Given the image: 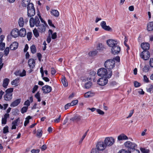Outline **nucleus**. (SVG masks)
<instances>
[{
	"instance_id": "69168bd1",
	"label": "nucleus",
	"mask_w": 153,
	"mask_h": 153,
	"mask_svg": "<svg viewBox=\"0 0 153 153\" xmlns=\"http://www.w3.org/2000/svg\"><path fill=\"white\" fill-rule=\"evenodd\" d=\"M91 93L90 92H88L84 94V97H91Z\"/></svg>"
},
{
	"instance_id": "412c9836",
	"label": "nucleus",
	"mask_w": 153,
	"mask_h": 153,
	"mask_svg": "<svg viewBox=\"0 0 153 153\" xmlns=\"http://www.w3.org/2000/svg\"><path fill=\"white\" fill-rule=\"evenodd\" d=\"M21 102V99H18L13 102L10 104L11 107H15L17 106Z\"/></svg>"
},
{
	"instance_id": "58836bf2",
	"label": "nucleus",
	"mask_w": 153,
	"mask_h": 153,
	"mask_svg": "<svg viewBox=\"0 0 153 153\" xmlns=\"http://www.w3.org/2000/svg\"><path fill=\"white\" fill-rule=\"evenodd\" d=\"M32 33L28 32L27 34V38L28 41H30L32 38Z\"/></svg>"
},
{
	"instance_id": "c756f323",
	"label": "nucleus",
	"mask_w": 153,
	"mask_h": 153,
	"mask_svg": "<svg viewBox=\"0 0 153 153\" xmlns=\"http://www.w3.org/2000/svg\"><path fill=\"white\" fill-rule=\"evenodd\" d=\"M42 134V130L41 129H38L37 130V134L36 136L38 138H40Z\"/></svg>"
},
{
	"instance_id": "7c9ffc66",
	"label": "nucleus",
	"mask_w": 153,
	"mask_h": 153,
	"mask_svg": "<svg viewBox=\"0 0 153 153\" xmlns=\"http://www.w3.org/2000/svg\"><path fill=\"white\" fill-rule=\"evenodd\" d=\"M30 49L31 52L33 53H34L36 52V49L35 45H32L30 47Z\"/></svg>"
},
{
	"instance_id": "37998d69",
	"label": "nucleus",
	"mask_w": 153,
	"mask_h": 153,
	"mask_svg": "<svg viewBox=\"0 0 153 153\" xmlns=\"http://www.w3.org/2000/svg\"><path fill=\"white\" fill-rule=\"evenodd\" d=\"M9 132L8 127L6 126L4 127L3 128V133L4 134H6Z\"/></svg>"
},
{
	"instance_id": "39448f33",
	"label": "nucleus",
	"mask_w": 153,
	"mask_h": 153,
	"mask_svg": "<svg viewBox=\"0 0 153 153\" xmlns=\"http://www.w3.org/2000/svg\"><path fill=\"white\" fill-rule=\"evenodd\" d=\"M29 22L30 27H32L34 26V25H35L36 27L39 26L40 21L38 17L36 16L34 19L33 17L30 18Z\"/></svg>"
},
{
	"instance_id": "052dcab7",
	"label": "nucleus",
	"mask_w": 153,
	"mask_h": 153,
	"mask_svg": "<svg viewBox=\"0 0 153 153\" xmlns=\"http://www.w3.org/2000/svg\"><path fill=\"white\" fill-rule=\"evenodd\" d=\"M48 23L49 25L50 26H52L53 27H54V28L55 27L54 25L52 24V21L51 20H50V19L48 20Z\"/></svg>"
},
{
	"instance_id": "2f4dec72",
	"label": "nucleus",
	"mask_w": 153,
	"mask_h": 153,
	"mask_svg": "<svg viewBox=\"0 0 153 153\" xmlns=\"http://www.w3.org/2000/svg\"><path fill=\"white\" fill-rule=\"evenodd\" d=\"M39 32L38 31V30H37V29L36 28L34 29V30H33V34L35 36L36 38L38 37L39 36Z\"/></svg>"
},
{
	"instance_id": "c9c22d12",
	"label": "nucleus",
	"mask_w": 153,
	"mask_h": 153,
	"mask_svg": "<svg viewBox=\"0 0 153 153\" xmlns=\"http://www.w3.org/2000/svg\"><path fill=\"white\" fill-rule=\"evenodd\" d=\"M147 92L151 93L153 92V86L151 85L148 88H147Z\"/></svg>"
},
{
	"instance_id": "864d4df0",
	"label": "nucleus",
	"mask_w": 153,
	"mask_h": 153,
	"mask_svg": "<svg viewBox=\"0 0 153 153\" xmlns=\"http://www.w3.org/2000/svg\"><path fill=\"white\" fill-rule=\"evenodd\" d=\"M51 34V38L52 39H55L57 38V33L54 32Z\"/></svg>"
},
{
	"instance_id": "79ce46f5",
	"label": "nucleus",
	"mask_w": 153,
	"mask_h": 153,
	"mask_svg": "<svg viewBox=\"0 0 153 153\" xmlns=\"http://www.w3.org/2000/svg\"><path fill=\"white\" fill-rule=\"evenodd\" d=\"M9 48L8 47H7L5 49L4 52V55L6 56H7L8 54L9 53Z\"/></svg>"
},
{
	"instance_id": "393cba45",
	"label": "nucleus",
	"mask_w": 153,
	"mask_h": 153,
	"mask_svg": "<svg viewBox=\"0 0 153 153\" xmlns=\"http://www.w3.org/2000/svg\"><path fill=\"white\" fill-rule=\"evenodd\" d=\"M9 81V79L8 78H5L4 80L3 83V86L4 88H7V86L8 85Z\"/></svg>"
},
{
	"instance_id": "c03bdc74",
	"label": "nucleus",
	"mask_w": 153,
	"mask_h": 153,
	"mask_svg": "<svg viewBox=\"0 0 153 153\" xmlns=\"http://www.w3.org/2000/svg\"><path fill=\"white\" fill-rule=\"evenodd\" d=\"M97 53V52L96 51H93L92 52L91 51L90 52H89V54L90 56H92L96 55Z\"/></svg>"
},
{
	"instance_id": "6e6d98bb",
	"label": "nucleus",
	"mask_w": 153,
	"mask_h": 153,
	"mask_svg": "<svg viewBox=\"0 0 153 153\" xmlns=\"http://www.w3.org/2000/svg\"><path fill=\"white\" fill-rule=\"evenodd\" d=\"M78 102V101L77 100H75L73 101L71 103L72 106H74L76 105Z\"/></svg>"
},
{
	"instance_id": "9d476101",
	"label": "nucleus",
	"mask_w": 153,
	"mask_h": 153,
	"mask_svg": "<svg viewBox=\"0 0 153 153\" xmlns=\"http://www.w3.org/2000/svg\"><path fill=\"white\" fill-rule=\"evenodd\" d=\"M108 45L111 48H114L118 45V42L116 40L113 39H109L107 41Z\"/></svg>"
},
{
	"instance_id": "4468645a",
	"label": "nucleus",
	"mask_w": 153,
	"mask_h": 153,
	"mask_svg": "<svg viewBox=\"0 0 153 153\" xmlns=\"http://www.w3.org/2000/svg\"><path fill=\"white\" fill-rule=\"evenodd\" d=\"M47 26V25H45L44 24H40L38 27V30L39 32L41 33H44L46 30V26Z\"/></svg>"
},
{
	"instance_id": "7ed1b4c3",
	"label": "nucleus",
	"mask_w": 153,
	"mask_h": 153,
	"mask_svg": "<svg viewBox=\"0 0 153 153\" xmlns=\"http://www.w3.org/2000/svg\"><path fill=\"white\" fill-rule=\"evenodd\" d=\"M27 15L29 17H32L34 16L36 13L33 4L31 3L27 7Z\"/></svg>"
},
{
	"instance_id": "2eb2a0df",
	"label": "nucleus",
	"mask_w": 153,
	"mask_h": 153,
	"mask_svg": "<svg viewBox=\"0 0 153 153\" xmlns=\"http://www.w3.org/2000/svg\"><path fill=\"white\" fill-rule=\"evenodd\" d=\"M100 25L102 28L105 30L110 31L111 30V28L109 26L106 25V22L104 21L101 22Z\"/></svg>"
},
{
	"instance_id": "bf43d9fd",
	"label": "nucleus",
	"mask_w": 153,
	"mask_h": 153,
	"mask_svg": "<svg viewBox=\"0 0 153 153\" xmlns=\"http://www.w3.org/2000/svg\"><path fill=\"white\" fill-rule=\"evenodd\" d=\"M143 80L144 82H146L148 83L149 82V79L146 75H144L143 76Z\"/></svg>"
},
{
	"instance_id": "e433bc0d",
	"label": "nucleus",
	"mask_w": 153,
	"mask_h": 153,
	"mask_svg": "<svg viewBox=\"0 0 153 153\" xmlns=\"http://www.w3.org/2000/svg\"><path fill=\"white\" fill-rule=\"evenodd\" d=\"M149 67L148 66L145 65L143 68V71L144 72H148L149 70Z\"/></svg>"
},
{
	"instance_id": "f704fd0d",
	"label": "nucleus",
	"mask_w": 153,
	"mask_h": 153,
	"mask_svg": "<svg viewBox=\"0 0 153 153\" xmlns=\"http://www.w3.org/2000/svg\"><path fill=\"white\" fill-rule=\"evenodd\" d=\"M31 119V117L29 116L26 118V120L25 121L24 125L26 126L29 123V120Z\"/></svg>"
},
{
	"instance_id": "9b49d317",
	"label": "nucleus",
	"mask_w": 153,
	"mask_h": 153,
	"mask_svg": "<svg viewBox=\"0 0 153 153\" xmlns=\"http://www.w3.org/2000/svg\"><path fill=\"white\" fill-rule=\"evenodd\" d=\"M108 80L106 77H101L97 81L98 84L101 86H104L108 82Z\"/></svg>"
},
{
	"instance_id": "f3484780",
	"label": "nucleus",
	"mask_w": 153,
	"mask_h": 153,
	"mask_svg": "<svg viewBox=\"0 0 153 153\" xmlns=\"http://www.w3.org/2000/svg\"><path fill=\"white\" fill-rule=\"evenodd\" d=\"M141 47L143 51H148L150 48V45L148 43H142L141 44Z\"/></svg>"
},
{
	"instance_id": "4c0bfd02",
	"label": "nucleus",
	"mask_w": 153,
	"mask_h": 153,
	"mask_svg": "<svg viewBox=\"0 0 153 153\" xmlns=\"http://www.w3.org/2000/svg\"><path fill=\"white\" fill-rule=\"evenodd\" d=\"M88 130H87V131L83 135L82 137L81 138V140L79 142V143L80 144L81 143L83 140H84L85 136H86L87 134V132L88 131Z\"/></svg>"
},
{
	"instance_id": "a211bd4d",
	"label": "nucleus",
	"mask_w": 153,
	"mask_h": 153,
	"mask_svg": "<svg viewBox=\"0 0 153 153\" xmlns=\"http://www.w3.org/2000/svg\"><path fill=\"white\" fill-rule=\"evenodd\" d=\"M28 65L31 69H33L35 65V62L33 59H30L28 62Z\"/></svg>"
},
{
	"instance_id": "6ab92c4d",
	"label": "nucleus",
	"mask_w": 153,
	"mask_h": 153,
	"mask_svg": "<svg viewBox=\"0 0 153 153\" xmlns=\"http://www.w3.org/2000/svg\"><path fill=\"white\" fill-rule=\"evenodd\" d=\"M18 43L16 42H13L10 46V49L11 50H16L18 47Z\"/></svg>"
},
{
	"instance_id": "e2e57ef3",
	"label": "nucleus",
	"mask_w": 153,
	"mask_h": 153,
	"mask_svg": "<svg viewBox=\"0 0 153 153\" xmlns=\"http://www.w3.org/2000/svg\"><path fill=\"white\" fill-rule=\"evenodd\" d=\"M72 106L71 103H68L66 104L65 106V110L68 109L69 107Z\"/></svg>"
},
{
	"instance_id": "603ef678",
	"label": "nucleus",
	"mask_w": 153,
	"mask_h": 153,
	"mask_svg": "<svg viewBox=\"0 0 153 153\" xmlns=\"http://www.w3.org/2000/svg\"><path fill=\"white\" fill-rule=\"evenodd\" d=\"M97 112L99 114L103 115L104 114V112L103 111H102L100 109H97Z\"/></svg>"
},
{
	"instance_id": "c85d7f7f",
	"label": "nucleus",
	"mask_w": 153,
	"mask_h": 153,
	"mask_svg": "<svg viewBox=\"0 0 153 153\" xmlns=\"http://www.w3.org/2000/svg\"><path fill=\"white\" fill-rule=\"evenodd\" d=\"M92 85V82L88 81L85 84V88L86 89H89L90 88Z\"/></svg>"
},
{
	"instance_id": "680f3d73",
	"label": "nucleus",
	"mask_w": 153,
	"mask_h": 153,
	"mask_svg": "<svg viewBox=\"0 0 153 153\" xmlns=\"http://www.w3.org/2000/svg\"><path fill=\"white\" fill-rule=\"evenodd\" d=\"M19 120V118H18L16 120L13 122L12 124L13 125L17 126V123Z\"/></svg>"
},
{
	"instance_id": "4be33fe9",
	"label": "nucleus",
	"mask_w": 153,
	"mask_h": 153,
	"mask_svg": "<svg viewBox=\"0 0 153 153\" xmlns=\"http://www.w3.org/2000/svg\"><path fill=\"white\" fill-rule=\"evenodd\" d=\"M128 137L123 134L119 135L117 137L118 140H128Z\"/></svg>"
},
{
	"instance_id": "72a5a7b5",
	"label": "nucleus",
	"mask_w": 153,
	"mask_h": 153,
	"mask_svg": "<svg viewBox=\"0 0 153 153\" xmlns=\"http://www.w3.org/2000/svg\"><path fill=\"white\" fill-rule=\"evenodd\" d=\"M19 78H16L15 80H14L11 82V84L17 86V84L19 83Z\"/></svg>"
},
{
	"instance_id": "cd10ccee",
	"label": "nucleus",
	"mask_w": 153,
	"mask_h": 153,
	"mask_svg": "<svg viewBox=\"0 0 153 153\" xmlns=\"http://www.w3.org/2000/svg\"><path fill=\"white\" fill-rule=\"evenodd\" d=\"M51 13L52 15L56 17H58L59 16V13L56 10H52Z\"/></svg>"
},
{
	"instance_id": "20e7f679",
	"label": "nucleus",
	"mask_w": 153,
	"mask_h": 153,
	"mask_svg": "<svg viewBox=\"0 0 153 153\" xmlns=\"http://www.w3.org/2000/svg\"><path fill=\"white\" fill-rule=\"evenodd\" d=\"M115 63V62L114 60L108 59L105 62V67L109 70H111L114 67Z\"/></svg>"
},
{
	"instance_id": "473e14b6",
	"label": "nucleus",
	"mask_w": 153,
	"mask_h": 153,
	"mask_svg": "<svg viewBox=\"0 0 153 153\" xmlns=\"http://www.w3.org/2000/svg\"><path fill=\"white\" fill-rule=\"evenodd\" d=\"M40 95V94L39 91H38L35 95V97L37 99L38 102H40L41 100Z\"/></svg>"
},
{
	"instance_id": "09e8293b",
	"label": "nucleus",
	"mask_w": 153,
	"mask_h": 153,
	"mask_svg": "<svg viewBox=\"0 0 153 153\" xmlns=\"http://www.w3.org/2000/svg\"><path fill=\"white\" fill-rule=\"evenodd\" d=\"M5 44L4 43H2L0 44V50H3L5 48Z\"/></svg>"
},
{
	"instance_id": "f03ea898",
	"label": "nucleus",
	"mask_w": 153,
	"mask_h": 153,
	"mask_svg": "<svg viewBox=\"0 0 153 153\" xmlns=\"http://www.w3.org/2000/svg\"><path fill=\"white\" fill-rule=\"evenodd\" d=\"M13 88H12L7 89L5 91L6 93L4 95V100L6 101H10L12 98V93Z\"/></svg>"
},
{
	"instance_id": "774afa93",
	"label": "nucleus",
	"mask_w": 153,
	"mask_h": 153,
	"mask_svg": "<svg viewBox=\"0 0 153 153\" xmlns=\"http://www.w3.org/2000/svg\"><path fill=\"white\" fill-rule=\"evenodd\" d=\"M149 63L150 66L153 68V58L150 59Z\"/></svg>"
},
{
	"instance_id": "3c124183",
	"label": "nucleus",
	"mask_w": 153,
	"mask_h": 153,
	"mask_svg": "<svg viewBox=\"0 0 153 153\" xmlns=\"http://www.w3.org/2000/svg\"><path fill=\"white\" fill-rule=\"evenodd\" d=\"M38 15L39 16V17L40 19L41 22L44 23L43 24L48 26L46 22L43 20V19L41 17L40 15V14H38Z\"/></svg>"
},
{
	"instance_id": "dca6fc26",
	"label": "nucleus",
	"mask_w": 153,
	"mask_h": 153,
	"mask_svg": "<svg viewBox=\"0 0 153 153\" xmlns=\"http://www.w3.org/2000/svg\"><path fill=\"white\" fill-rule=\"evenodd\" d=\"M11 36L14 38H16L19 36V30L18 29L14 28L11 32Z\"/></svg>"
},
{
	"instance_id": "5fc2aeb1",
	"label": "nucleus",
	"mask_w": 153,
	"mask_h": 153,
	"mask_svg": "<svg viewBox=\"0 0 153 153\" xmlns=\"http://www.w3.org/2000/svg\"><path fill=\"white\" fill-rule=\"evenodd\" d=\"M20 76L22 77L25 76L26 75V72L25 70H23L22 73L20 72Z\"/></svg>"
},
{
	"instance_id": "338daca9",
	"label": "nucleus",
	"mask_w": 153,
	"mask_h": 153,
	"mask_svg": "<svg viewBox=\"0 0 153 153\" xmlns=\"http://www.w3.org/2000/svg\"><path fill=\"white\" fill-rule=\"evenodd\" d=\"M30 101L28 100L25 101L24 103V105L27 106V107H28V106L30 105Z\"/></svg>"
},
{
	"instance_id": "f257e3e1",
	"label": "nucleus",
	"mask_w": 153,
	"mask_h": 153,
	"mask_svg": "<svg viewBox=\"0 0 153 153\" xmlns=\"http://www.w3.org/2000/svg\"><path fill=\"white\" fill-rule=\"evenodd\" d=\"M98 75L100 76H105L108 78H110L112 75V71L108 70L107 72L106 69L104 68H101L99 69L97 72Z\"/></svg>"
},
{
	"instance_id": "1a4fd4ad",
	"label": "nucleus",
	"mask_w": 153,
	"mask_h": 153,
	"mask_svg": "<svg viewBox=\"0 0 153 153\" xmlns=\"http://www.w3.org/2000/svg\"><path fill=\"white\" fill-rule=\"evenodd\" d=\"M140 56L144 60H147L150 57V53L148 51H143L141 53Z\"/></svg>"
},
{
	"instance_id": "bb28decb",
	"label": "nucleus",
	"mask_w": 153,
	"mask_h": 153,
	"mask_svg": "<svg viewBox=\"0 0 153 153\" xmlns=\"http://www.w3.org/2000/svg\"><path fill=\"white\" fill-rule=\"evenodd\" d=\"M147 30L149 31H151L153 30V22H151L148 24Z\"/></svg>"
},
{
	"instance_id": "0e129e2a",
	"label": "nucleus",
	"mask_w": 153,
	"mask_h": 153,
	"mask_svg": "<svg viewBox=\"0 0 153 153\" xmlns=\"http://www.w3.org/2000/svg\"><path fill=\"white\" fill-rule=\"evenodd\" d=\"M134 111V110H132L130 111V112L129 113L128 116L126 117L127 118H130L131 117L132 115L133 114Z\"/></svg>"
},
{
	"instance_id": "ea45409f",
	"label": "nucleus",
	"mask_w": 153,
	"mask_h": 153,
	"mask_svg": "<svg viewBox=\"0 0 153 153\" xmlns=\"http://www.w3.org/2000/svg\"><path fill=\"white\" fill-rule=\"evenodd\" d=\"M27 107L24 106L21 109V113L22 114H24L27 111Z\"/></svg>"
},
{
	"instance_id": "a19ab883",
	"label": "nucleus",
	"mask_w": 153,
	"mask_h": 153,
	"mask_svg": "<svg viewBox=\"0 0 153 153\" xmlns=\"http://www.w3.org/2000/svg\"><path fill=\"white\" fill-rule=\"evenodd\" d=\"M140 149L141 151L143 153H148L149 151V149L143 148H141Z\"/></svg>"
},
{
	"instance_id": "a18cd8bd",
	"label": "nucleus",
	"mask_w": 153,
	"mask_h": 153,
	"mask_svg": "<svg viewBox=\"0 0 153 153\" xmlns=\"http://www.w3.org/2000/svg\"><path fill=\"white\" fill-rule=\"evenodd\" d=\"M129 153H140V151L137 149H136L135 148L134 149L132 150L129 152Z\"/></svg>"
},
{
	"instance_id": "49530a36",
	"label": "nucleus",
	"mask_w": 153,
	"mask_h": 153,
	"mask_svg": "<svg viewBox=\"0 0 153 153\" xmlns=\"http://www.w3.org/2000/svg\"><path fill=\"white\" fill-rule=\"evenodd\" d=\"M103 46L102 44H99L98 46L97 47V49L98 50H100L102 49Z\"/></svg>"
},
{
	"instance_id": "f8f14e48",
	"label": "nucleus",
	"mask_w": 153,
	"mask_h": 153,
	"mask_svg": "<svg viewBox=\"0 0 153 153\" xmlns=\"http://www.w3.org/2000/svg\"><path fill=\"white\" fill-rule=\"evenodd\" d=\"M120 51V48L118 45H117V46L111 49V53L114 55L118 54L119 53Z\"/></svg>"
},
{
	"instance_id": "5701e85b",
	"label": "nucleus",
	"mask_w": 153,
	"mask_h": 153,
	"mask_svg": "<svg viewBox=\"0 0 153 153\" xmlns=\"http://www.w3.org/2000/svg\"><path fill=\"white\" fill-rule=\"evenodd\" d=\"M30 0H23L22 1V6L24 7L28 6L32 3H30Z\"/></svg>"
},
{
	"instance_id": "0eeeda50",
	"label": "nucleus",
	"mask_w": 153,
	"mask_h": 153,
	"mask_svg": "<svg viewBox=\"0 0 153 153\" xmlns=\"http://www.w3.org/2000/svg\"><path fill=\"white\" fill-rule=\"evenodd\" d=\"M124 145L128 149V152L131 151L132 150L134 149L136 147L137 145L134 143L129 141H127L125 143Z\"/></svg>"
},
{
	"instance_id": "6e6552de",
	"label": "nucleus",
	"mask_w": 153,
	"mask_h": 153,
	"mask_svg": "<svg viewBox=\"0 0 153 153\" xmlns=\"http://www.w3.org/2000/svg\"><path fill=\"white\" fill-rule=\"evenodd\" d=\"M114 142V140L112 137H106L104 140L105 144L106 146H110L113 144Z\"/></svg>"
},
{
	"instance_id": "a878e982",
	"label": "nucleus",
	"mask_w": 153,
	"mask_h": 153,
	"mask_svg": "<svg viewBox=\"0 0 153 153\" xmlns=\"http://www.w3.org/2000/svg\"><path fill=\"white\" fill-rule=\"evenodd\" d=\"M61 81L64 86L67 87L68 86V83L65 76H63L62 77Z\"/></svg>"
},
{
	"instance_id": "b1692460",
	"label": "nucleus",
	"mask_w": 153,
	"mask_h": 153,
	"mask_svg": "<svg viewBox=\"0 0 153 153\" xmlns=\"http://www.w3.org/2000/svg\"><path fill=\"white\" fill-rule=\"evenodd\" d=\"M18 25L20 27H22L24 25V19L23 17H21L19 18L18 20Z\"/></svg>"
},
{
	"instance_id": "423d86ee",
	"label": "nucleus",
	"mask_w": 153,
	"mask_h": 153,
	"mask_svg": "<svg viewBox=\"0 0 153 153\" xmlns=\"http://www.w3.org/2000/svg\"><path fill=\"white\" fill-rule=\"evenodd\" d=\"M70 120L73 122H76V123H83V119L82 116L78 114H75L70 119Z\"/></svg>"
},
{
	"instance_id": "de8ad7c7",
	"label": "nucleus",
	"mask_w": 153,
	"mask_h": 153,
	"mask_svg": "<svg viewBox=\"0 0 153 153\" xmlns=\"http://www.w3.org/2000/svg\"><path fill=\"white\" fill-rule=\"evenodd\" d=\"M38 88V86L37 85H35L33 88L32 92L33 93H34L37 90Z\"/></svg>"
},
{
	"instance_id": "8fccbe9b",
	"label": "nucleus",
	"mask_w": 153,
	"mask_h": 153,
	"mask_svg": "<svg viewBox=\"0 0 153 153\" xmlns=\"http://www.w3.org/2000/svg\"><path fill=\"white\" fill-rule=\"evenodd\" d=\"M61 115H59L58 116V118L57 119H55L54 120V121L55 123H58L60 120Z\"/></svg>"
},
{
	"instance_id": "ddd939ff",
	"label": "nucleus",
	"mask_w": 153,
	"mask_h": 153,
	"mask_svg": "<svg viewBox=\"0 0 153 153\" xmlns=\"http://www.w3.org/2000/svg\"><path fill=\"white\" fill-rule=\"evenodd\" d=\"M42 90L45 94H47L51 92L52 90L51 87L48 85H45L42 88Z\"/></svg>"
},
{
	"instance_id": "4d7b16f0",
	"label": "nucleus",
	"mask_w": 153,
	"mask_h": 153,
	"mask_svg": "<svg viewBox=\"0 0 153 153\" xmlns=\"http://www.w3.org/2000/svg\"><path fill=\"white\" fill-rule=\"evenodd\" d=\"M118 153H129V152L126 150L122 149Z\"/></svg>"
},
{
	"instance_id": "13d9d810",
	"label": "nucleus",
	"mask_w": 153,
	"mask_h": 153,
	"mask_svg": "<svg viewBox=\"0 0 153 153\" xmlns=\"http://www.w3.org/2000/svg\"><path fill=\"white\" fill-rule=\"evenodd\" d=\"M39 151L40 150L39 149H33L31 151V152L32 153H39Z\"/></svg>"
},
{
	"instance_id": "aec40b11",
	"label": "nucleus",
	"mask_w": 153,
	"mask_h": 153,
	"mask_svg": "<svg viewBox=\"0 0 153 153\" xmlns=\"http://www.w3.org/2000/svg\"><path fill=\"white\" fill-rule=\"evenodd\" d=\"M26 34V30L25 28H22L19 31V36H20L24 37L25 36Z\"/></svg>"
}]
</instances>
